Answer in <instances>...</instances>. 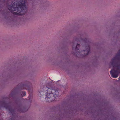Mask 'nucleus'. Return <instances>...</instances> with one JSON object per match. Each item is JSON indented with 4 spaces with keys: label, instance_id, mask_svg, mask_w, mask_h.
<instances>
[{
    "label": "nucleus",
    "instance_id": "obj_1",
    "mask_svg": "<svg viewBox=\"0 0 120 120\" xmlns=\"http://www.w3.org/2000/svg\"><path fill=\"white\" fill-rule=\"evenodd\" d=\"M109 67H113V69L110 71L111 77L114 78L118 77L119 73H120V49L111 59Z\"/></svg>",
    "mask_w": 120,
    "mask_h": 120
},
{
    "label": "nucleus",
    "instance_id": "obj_2",
    "mask_svg": "<svg viewBox=\"0 0 120 120\" xmlns=\"http://www.w3.org/2000/svg\"><path fill=\"white\" fill-rule=\"evenodd\" d=\"M8 8L10 11H17L23 15L27 11V9L24 3L16 2L15 0H8L7 1Z\"/></svg>",
    "mask_w": 120,
    "mask_h": 120
},
{
    "label": "nucleus",
    "instance_id": "obj_3",
    "mask_svg": "<svg viewBox=\"0 0 120 120\" xmlns=\"http://www.w3.org/2000/svg\"><path fill=\"white\" fill-rule=\"evenodd\" d=\"M89 36L85 39H82L80 41V44L82 47L78 52H74L73 55L78 58L83 57L87 55L90 51V46L89 43L90 42Z\"/></svg>",
    "mask_w": 120,
    "mask_h": 120
},
{
    "label": "nucleus",
    "instance_id": "obj_4",
    "mask_svg": "<svg viewBox=\"0 0 120 120\" xmlns=\"http://www.w3.org/2000/svg\"><path fill=\"white\" fill-rule=\"evenodd\" d=\"M88 37V36L87 34L79 33L77 37L74 38L71 44L72 45V49L74 51L72 53L73 54L74 52L79 51L78 50L80 46V44L77 43V40H81V41L82 38L85 39V38H87Z\"/></svg>",
    "mask_w": 120,
    "mask_h": 120
},
{
    "label": "nucleus",
    "instance_id": "obj_5",
    "mask_svg": "<svg viewBox=\"0 0 120 120\" xmlns=\"http://www.w3.org/2000/svg\"><path fill=\"white\" fill-rule=\"evenodd\" d=\"M46 87H43L41 89L38 91L39 96L42 100H45L47 102H50L51 97H52V94H49L48 92V89H46Z\"/></svg>",
    "mask_w": 120,
    "mask_h": 120
},
{
    "label": "nucleus",
    "instance_id": "obj_6",
    "mask_svg": "<svg viewBox=\"0 0 120 120\" xmlns=\"http://www.w3.org/2000/svg\"><path fill=\"white\" fill-rule=\"evenodd\" d=\"M59 58L53 56L49 57L47 60V62L49 64L56 65H58L62 63L63 61L59 60Z\"/></svg>",
    "mask_w": 120,
    "mask_h": 120
},
{
    "label": "nucleus",
    "instance_id": "obj_7",
    "mask_svg": "<svg viewBox=\"0 0 120 120\" xmlns=\"http://www.w3.org/2000/svg\"><path fill=\"white\" fill-rule=\"evenodd\" d=\"M15 102L17 104L16 108L18 112H26L29 108V107L24 106L22 103L21 102H17L15 100Z\"/></svg>",
    "mask_w": 120,
    "mask_h": 120
},
{
    "label": "nucleus",
    "instance_id": "obj_8",
    "mask_svg": "<svg viewBox=\"0 0 120 120\" xmlns=\"http://www.w3.org/2000/svg\"><path fill=\"white\" fill-rule=\"evenodd\" d=\"M58 89L55 87H52L48 88V92H49V94H51L52 97H51V101H52L54 99V98L59 96V92Z\"/></svg>",
    "mask_w": 120,
    "mask_h": 120
},
{
    "label": "nucleus",
    "instance_id": "obj_9",
    "mask_svg": "<svg viewBox=\"0 0 120 120\" xmlns=\"http://www.w3.org/2000/svg\"><path fill=\"white\" fill-rule=\"evenodd\" d=\"M49 76L50 79L52 81L54 80L56 82L59 81L61 79V77L59 75H56L54 73L51 74Z\"/></svg>",
    "mask_w": 120,
    "mask_h": 120
},
{
    "label": "nucleus",
    "instance_id": "obj_10",
    "mask_svg": "<svg viewBox=\"0 0 120 120\" xmlns=\"http://www.w3.org/2000/svg\"><path fill=\"white\" fill-rule=\"evenodd\" d=\"M10 15L9 12L7 11L3 13V16L5 18L4 19L7 22H10L12 20V17L10 16Z\"/></svg>",
    "mask_w": 120,
    "mask_h": 120
},
{
    "label": "nucleus",
    "instance_id": "obj_11",
    "mask_svg": "<svg viewBox=\"0 0 120 120\" xmlns=\"http://www.w3.org/2000/svg\"><path fill=\"white\" fill-rule=\"evenodd\" d=\"M19 84L22 86L28 87L31 84V83L29 81H26L24 83H20Z\"/></svg>",
    "mask_w": 120,
    "mask_h": 120
},
{
    "label": "nucleus",
    "instance_id": "obj_12",
    "mask_svg": "<svg viewBox=\"0 0 120 120\" xmlns=\"http://www.w3.org/2000/svg\"><path fill=\"white\" fill-rule=\"evenodd\" d=\"M40 1L41 3L45 4L44 6H46V8H45L48 7L49 5V4L48 2L46 0H40Z\"/></svg>",
    "mask_w": 120,
    "mask_h": 120
},
{
    "label": "nucleus",
    "instance_id": "obj_13",
    "mask_svg": "<svg viewBox=\"0 0 120 120\" xmlns=\"http://www.w3.org/2000/svg\"><path fill=\"white\" fill-rule=\"evenodd\" d=\"M15 94V93L14 91H12L10 94H9V96L11 98V97H13Z\"/></svg>",
    "mask_w": 120,
    "mask_h": 120
},
{
    "label": "nucleus",
    "instance_id": "obj_14",
    "mask_svg": "<svg viewBox=\"0 0 120 120\" xmlns=\"http://www.w3.org/2000/svg\"><path fill=\"white\" fill-rule=\"evenodd\" d=\"M21 96L22 97L26 95V92L24 91H22L21 92Z\"/></svg>",
    "mask_w": 120,
    "mask_h": 120
},
{
    "label": "nucleus",
    "instance_id": "obj_15",
    "mask_svg": "<svg viewBox=\"0 0 120 120\" xmlns=\"http://www.w3.org/2000/svg\"><path fill=\"white\" fill-rule=\"evenodd\" d=\"M52 84L51 83V82H49L47 84V86H49L50 87H49V88L52 87ZM48 88H49V87H46V89H47Z\"/></svg>",
    "mask_w": 120,
    "mask_h": 120
},
{
    "label": "nucleus",
    "instance_id": "obj_16",
    "mask_svg": "<svg viewBox=\"0 0 120 120\" xmlns=\"http://www.w3.org/2000/svg\"><path fill=\"white\" fill-rule=\"evenodd\" d=\"M6 0H0V4H3L4 3Z\"/></svg>",
    "mask_w": 120,
    "mask_h": 120
},
{
    "label": "nucleus",
    "instance_id": "obj_17",
    "mask_svg": "<svg viewBox=\"0 0 120 120\" xmlns=\"http://www.w3.org/2000/svg\"><path fill=\"white\" fill-rule=\"evenodd\" d=\"M10 98V97H9V95H8V97H6L4 98V99H9Z\"/></svg>",
    "mask_w": 120,
    "mask_h": 120
},
{
    "label": "nucleus",
    "instance_id": "obj_18",
    "mask_svg": "<svg viewBox=\"0 0 120 120\" xmlns=\"http://www.w3.org/2000/svg\"><path fill=\"white\" fill-rule=\"evenodd\" d=\"M66 46H64V47H62V49H65L66 47Z\"/></svg>",
    "mask_w": 120,
    "mask_h": 120
},
{
    "label": "nucleus",
    "instance_id": "obj_19",
    "mask_svg": "<svg viewBox=\"0 0 120 120\" xmlns=\"http://www.w3.org/2000/svg\"><path fill=\"white\" fill-rule=\"evenodd\" d=\"M99 112H102V111L101 110H98Z\"/></svg>",
    "mask_w": 120,
    "mask_h": 120
},
{
    "label": "nucleus",
    "instance_id": "obj_20",
    "mask_svg": "<svg viewBox=\"0 0 120 120\" xmlns=\"http://www.w3.org/2000/svg\"><path fill=\"white\" fill-rule=\"evenodd\" d=\"M4 74H5V73H3V75H3V76H4V77H6V75H5V76H4Z\"/></svg>",
    "mask_w": 120,
    "mask_h": 120
}]
</instances>
